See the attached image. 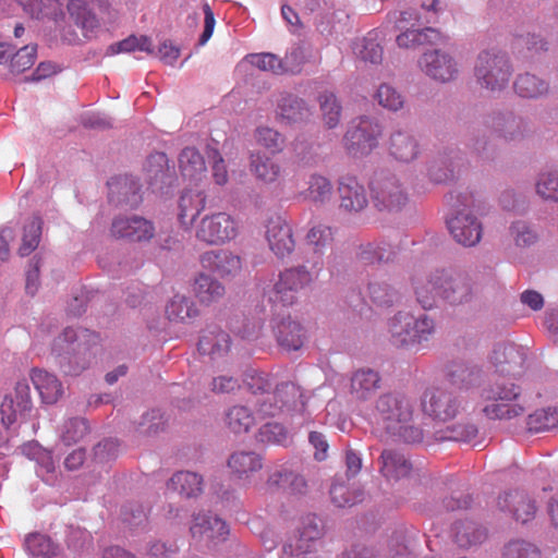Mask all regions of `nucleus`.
<instances>
[{"instance_id":"nucleus-48","label":"nucleus","mask_w":558,"mask_h":558,"mask_svg":"<svg viewBox=\"0 0 558 558\" xmlns=\"http://www.w3.org/2000/svg\"><path fill=\"white\" fill-rule=\"evenodd\" d=\"M322 119L328 129L336 128L341 119V106L332 93L325 92L319 95Z\"/></svg>"},{"instance_id":"nucleus-19","label":"nucleus","mask_w":558,"mask_h":558,"mask_svg":"<svg viewBox=\"0 0 558 558\" xmlns=\"http://www.w3.org/2000/svg\"><path fill=\"white\" fill-rule=\"evenodd\" d=\"M232 340L230 335L217 325H208L198 340V351L213 361L225 357L231 349Z\"/></svg>"},{"instance_id":"nucleus-46","label":"nucleus","mask_w":558,"mask_h":558,"mask_svg":"<svg viewBox=\"0 0 558 558\" xmlns=\"http://www.w3.org/2000/svg\"><path fill=\"white\" fill-rule=\"evenodd\" d=\"M526 425L530 432H548L558 426V408L547 407L536 410L526 418Z\"/></svg>"},{"instance_id":"nucleus-17","label":"nucleus","mask_w":558,"mask_h":558,"mask_svg":"<svg viewBox=\"0 0 558 558\" xmlns=\"http://www.w3.org/2000/svg\"><path fill=\"white\" fill-rule=\"evenodd\" d=\"M302 397L300 387L293 383H282L278 385L275 391H270L259 402L258 414L263 417L277 415L284 407L296 405Z\"/></svg>"},{"instance_id":"nucleus-34","label":"nucleus","mask_w":558,"mask_h":558,"mask_svg":"<svg viewBox=\"0 0 558 558\" xmlns=\"http://www.w3.org/2000/svg\"><path fill=\"white\" fill-rule=\"evenodd\" d=\"M32 381L44 403L53 404L63 393L60 380L46 371L34 369L32 372Z\"/></svg>"},{"instance_id":"nucleus-41","label":"nucleus","mask_w":558,"mask_h":558,"mask_svg":"<svg viewBox=\"0 0 558 558\" xmlns=\"http://www.w3.org/2000/svg\"><path fill=\"white\" fill-rule=\"evenodd\" d=\"M166 315L170 322L189 323L198 316V310L191 299L177 294L167 304Z\"/></svg>"},{"instance_id":"nucleus-7","label":"nucleus","mask_w":558,"mask_h":558,"mask_svg":"<svg viewBox=\"0 0 558 558\" xmlns=\"http://www.w3.org/2000/svg\"><path fill=\"white\" fill-rule=\"evenodd\" d=\"M322 535L323 529L315 515L302 518L295 534L283 545L281 558H304L316 550Z\"/></svg>"},{"instance_id":"nucleus-47","label":"nucleus","mask_w":558,"mask_h":558,"mask_svg":"<svg viewBox=\"0 0 558 558\" xmlns=\"http://www.w3.org/2000/svg\"><path fill=\"white\" fill-rule=\"evenodd\" d=\"M515 93L523 98H537L548 92V84L536 75L525 73L514 82Z\"/></svg>"},{"instance_id":"nucleus-15","label":"nucleus","mask_w":558,"mask_h":558,"mask_svg":"<svg viewBox=\"0 0 558 558\" xmlns=\"http://www.w3.org/2000/svg\"><path fill=\"white\" fill-rule=\"evenodd\" d=\"M447 225L453 239L463 246H474L482 238V223L465 209L458 210Z\"/></svg>"},{"instance_id":"nucleus-51","label":"nucleus","mask_w":558,"mask_h":558,"mask_svg":"<svg viewBox=\"0 0 558 558\" xmlns=\"http://www.w3.org/2000/svg\"><path fill=\"white\" fill-rule=\"evenodd\" d=\"M145 172L150 185L163 182L168 175V158L163 153L151 154L145 163Z\"/></svg>"},{"instance_id":"nucleus-24","label":"nucleus","mask_w":558,"mask_h":558,"mask_svg":"<svg viewBox=\"0 0 558 558\" xmlns=\"http://www.w3.org/2000/svg\"><path fill=\"white\" fill-rule=\"evenodd\" d=\"M378 462L380 474L389 482L408 477L413 469L411 461L397 449L383 450Z\"/></svg>"},{"instance_id":"nucleus-2","label":"nucleus","mask_w":558,"mask_h":558,"mask_svg":"<svg viewBox=\"0 0 558 558\" xmlns=\"http://www.w3.org/2000/svg\"><path fill=\"white\" fill-rule=\"evenodd\" d=\"M521 389L513 383L497 381L483 389L481 397L486 402L482 412L489 420L509 421L523 415L525 408L519 402Z\"/></svg>"},{"instance_id":"nucleus-27","label":"nucleus","mask_w":558,"mask_h":558,"mask_svg":"<svg viewBox=\"0 0 558 558\" xmlns=\"http://www.w3.org/2000/svg\"><path fill=\"white\" fill-rule=\"evenodd\" d=\"M109 199L116 204L137 205L141 185L132 175H119L108 182Z\"/></svg>"},{"instance_id":"nucleus-56","label":"nucleus","mask_w":558,"mask_h":558,"mask_svg":"<svg viewBox=\"0 0 558 558\" xmlns=\"http://www.w3.org/2000/svg\"><path fill=\"white\" fill-rule=\"evenodd\" d=\"M535 189L543 199L558 202V172H542L536 180Z\"/></svg>"},{"instance_id":"nucleus-32","label":"nucleus","mask_w":558,"mask_h":558,"mask_svg":"<svg viewBox=\"0 0 558 558\" xmlns=\"http://www.w3.org/2000/svg\"><path fill=\"white\" fill-rule=\"evenodd\" d=\"M227 464L239 480H248L263 468L262 458L254 451H235L229 457Z\"/></svg>"},{"instance_id":"nucleus-38","label":"nucleus","mask_w":558,"mask_h":558,"mask_svg":"<svg viewBox=\"0 0 558 558\" xmlns=\"http://www.w3.org/2000/svg\"><path fill=\"white\" fill-rule=\"evenodd\" d=\"M250 169L257 180L265 183L275 182L281 173L280 165L262 153L251 154Z\"/></svg>"},{"instance_id":"nucleus-25","label":"nucleus","mask_w":558,"mask_h":558,"mask_svg":"<svg viewBox=\"0 0 558 558\" xmlns=\"http://www.w3.org/2000/svg\"><path fill=\"white\" fill-rule=\"evenodd\" d=\"M380 387L381 377L372 368H360L352 374L350 379V395L359 401L369 400Z\"/></svg>"},{"instance_id":"nucleus-33","label":"nucleus","mask_w":558,"mask_h":558,"mask_svg":"<svg viewBox=\"0 0 558 558\" xmlns=\"http://www.w3.org/2000/svg\"><path fill=\"white\" fill-rule=\"evenodd\" d=\"M366 293L371 302L378 307H390L401 300L400 291L383 278L371 280Z\"/></svg>"},{"instance_id":"nucleus-53","label":"nucleus","mask_w":558,"mask_h":558,"mask_svg":"<svg viewBox=\"0 0 558 558\" xmlns=\"http://www.w3.org/2000/svg\"><path fill=\"white\" fill-rule=\"evenodd\" d=\"M25 546L33 556L49 558L58 553V546L51 538L39 533L29 534L25 539Z\"/></svg>"},{"instance_id":"nucleus-23","label":"nucleus","mask_w":558,"mask_h":558,"mask_svg":"<svg viewBox=\"0 0 558 558\" xmlns=\"http://www.w3.org/2000/svg\"><path fill=\"white\" fill-rule=\"evenodd\" d=\"M485 125L493 134L502 137L506 141H514L521 138L526 129V123L522 118L508 113H494L489 116Z\"/></svg>"},{"instance_id":"nucleus-18","label":"nucleus","mask_w":558,"mask_h":558,"mask_svg":"<svg viewBox=\"0 0 558 558\" xmlns=\"http://www.w3.org/2000/svg\"><path fill=\"white\" fill-rule=\"evenodd\" d=\"M497 506L501 511L511 513L513 519L521 523L534 519L537 510L535 501L522 490H510L499 495Z\"/></svg>"},{"instance_id":"nucleus-59","label":"nucleus","mask_w":558,"mask_h":558,"mask_svg":"<svg viewBox=\"0 0 558 558\" xmlns=\"http://www.w3.org/2000/svg\"><path fill=\"white\" fill-rule=\"evenodd\" d=\"M330 496L337 507H351L362 500L363 492H351L347 485L333 483L330 488Z\"/></svg>"},{"instance_id":"nucleus-43","label":"nucleus","mask_w":558,"mask_h":558,"mask_svg":"<svg viewBox=\"0 0 558 558\" xmlns=\"http://www.w3.org/2000/svg\"><path fill=\"white\" fill-rule=\"evenodd\" d=\"M225 423L234 434H243L256 424V417L248 408L233 405L225 413Z\"/></svg>"},{"instance_id":"nucleus-3","label":"nucleus","mask_w":558,"mask_h":558,"mask_svg":"<svg viewBox=\"0 0 558 558\" xmlns=\"http://www.w3.org/2000/svg\"><path fill=\"white\" fill-rule=\"evenodd\" d=\"M391 340L397 347L418 349L435 332V323L426 314L414 317L410 313L399 312L389 323Z\"/></svg>"},{"instance_id":"nucleus-12","label":"nucleus","mask_w":558,"mask_h":558,"mask_svg":"<svg viewBox=\"0 0 558 558\" xmlns=\"http://www.w3.org/2000/svg\"><path fill=\"white\" fill-rule=\"evenodd\" d=\"M192 538L205 547H214L225 542L229 535L227 523L220 518L209 513L194 515L190 527Z\"/></svg>"},{"instance_id":"nucleus-44","label":"nucleus","mask_w":558,"mask_h":558,"mask_svg":"<svg viewBox=\"0 0 558 558\" xmlns=\"http://www.w3.org/2000/svg\"><path fill=\"white\" fill-rule=\"evenodd\" d=\"M307 185V189L303 192L306 199L315 204H325L330 201L333 186L328 178L313 173L308 178Z\"/></svg>"},{"instance_id":"nucleus-61","label":"nucleus","mask_w":558,"mask_h":558,"mask_svg":"<svg viewBox=\"0 0 558 558\" xmlns=\"http://www.w3.org/2000/svg\"><path fill=\"white\" fill-rule=\"evenodd\" d=\"M256 438L262 444L284 445L288 433L281 424L269 422L259 428Z\"/></svg>"},{"instance_id":"nucleus-30","label":"nucleus","mask_w":558,"mask_h":558,"mask_svg":"<svg viewBox=\"0 0 558 558\" xmlns=\"http://www.w3.org/2000/svg\"><path fill=\"white\" fill-rule=\"evenodd\" d=\"M445 377L452 386L459 389H470L480 384L482 372L476 366L454 361L446 366Z\"/></svg>"},{"instance_id":"nucleus-50","label":"nucleus","mask_w":558,"mask_h":558,"mask_svg":"<svg viewBox=\"0 0 558 558\" xmlns=\"http://www.w3.org/2000/svg\"><path fill=\"white\" fill-rule=\"evenodd\" d=\"M456 542L461 547H470L482 543L486 532L473 522L459 523L454 526Z\"/></svg>"},{"instance_id":"nucleus-37","label":"nucleus","mask_w":558,"mask_h":558,"mask_svg":"<svg viewBox=\"0 0 558 558\" xmlns=\"http://www.w3.org/2000/svg\"><path fill=\"white\" fill-rule=\"evenodd\" d=\"M179 167L184 178L201 180L206 172V165L201 153L194 147H185L179 157Z\"/></svg>"},{"instance_id":"nucleus-14","label":"nucleus","mask_w":558,"mask_h":558,"mask_svg":"<svg viewBox=\"0 0 558 558\" xmlns=\"http://www.w3.org/2000/svg\"><path fill=\"white\" fill-rule=\"evenodd\" d=\"M337 191L339 207L345 213L357 214L368 206L366 189L355 175H341L338 180Z\"/></svg>"},{"instance_id":"nucleus-64","label":"nucleus","mask_w":558,"mask_h":558,"mask_svg":"<svg viewBox=\"0 0 558 558\" xmlns=\"http://www.w3.org/2000/svg\"><path fill=\"white\" fill-rule=\"evenodd\" d=\"M250 60L253 65L262 71L271 72L274 74H282L286 72L281 59L274 53L264 52L251 54Z\"/></svg>"},{"instance_id":"nucleus-6","label":"nucleus","mask_w":558,"mask_h":558,"mask_svg":"<svg viewBox=\"0 0 558 558\" xmlns=\"http://www.w3.org/2000/svg\"><path fill=\"white\" fill-rule=\"evenodd\" d=\"M374 207L383 213H398L408 203V193L400 180L390 173H379L371 182Z\"/></svg>"},{"instance_id":"nucleus-29","label":"nucleus","mask_w":558,"mask_h":558,"mask_svg":"<svg viewBox=\"0 0 558 558\" xmlns=\"http://www.w3.org/2000/svg\"><path fill=\"white\" fill-rule=\"evenodd\" d=\"M275 336L278 344L287 351L300 350L306 340V331L303 326L290 317L283 318L277 324Z\"/></svg>"},{"instance_id":"nucleus-13","label":"nucleus","mask_w":558,"mask_h":558,"mask_svg":"<svg viewBox=\"0 0 558 558\" xmlns=\"http://www.w3.org/2000/svg\"><path fill=\"white\" fill-rule=\"evenodd\" d=\"M265 239L270 251L278 258L290 256L295 248L292 227L281 216H274L267 220L265 226Z\"/></svg>"},{"instance_id":"nucleus-8","label":"nucleus","mask_w":558,"mask_h":558,"mask_svg":"<svg viewBox=\"0 0 558 558\" xmlns=\"http://www.w3.org/2000/svg\"><path fill=\"white\" fill-rule=\"evenodd\" d=\"M238 221L227 213L206 215L198 223L195 236L208 245H222L236 238Z\"/></svg>"},{"instance_id":"nucleus-11","label":"nucleus","mask_w":558,"mask_h":558,"mask_svg":"<svg viewBox=\"0 0 558 558\" xmlns=\"http://www.w3.org/2000/svg\"><path fill=\"white\" fill-rule=\"evenodd\" d=\"M156 233L153 221L138 215H120L112 219L110 234L130 242H148Z\"/></svg>"},{"instance_id":"nucleus-31","label":"nucleus","mask_w":558,"mask_h":558,"mask_svg":"<svg viewBox=\"0 0 558 558\" xmlns=\"http://www.w3.org/2000/svg\"><path fill=\"white\" fill-rule=\"evenodd\" d=\"M206 195L203 191L185 190L179 201V220L185 228H190L196 217L204 210Z\"/></svg>"},{"instance_id":"nucleus-21","label":"nucleus","mask_w":558,"mask_h":558,"mask_svg":"<svg viewBox=\"0 0 558 558\" xmlns=\"http://www.w3.org/2000/svg\"><path fill=\"white\" fill-rule=\"evenodd\" d=\"M201 265L220 277H234L241 271L240 256L228 250L208 251L201 255Z\"/></svg>"},{"instance_id":"nucleus-16","label":"nucleus","mask_w":558,"mask_h":558,"mask_svg":"<svg viewBox=\"0 0 558 558\" xmlns=\"http://www.w3.org/2000/svg\"><path fill=\"white\" fill-rule=\"evenodd\" d=\"M418 64L427 76L442 83L454 80L459 72L457 61L440 50L425 52Z\"/></svg>"},{"instance_id":"nucleus-22","label":"nucleus","mask_w":558,"mask_h":558,"mask_svg":"<svg viewBox=\"0 0 558 558\" xmlns=\"http://www.w3.org/2000/svg\"><path fill=\"white\" fill-rule=\"evenodd\" d=\"M412 284L417 303L424 308H433L439 299H442V284L439 279V270L428 276L416 274L412 278Z\"/></svg>"},{"instance_id":"nucleus-9","label":"nucleus","mask_w":558,"mask_h":558,"mask_svg":"<svg viewBox=\"0 0 558 558\" xmlns=\"http://www.w3.org/2000/svg\"><path fill=\"white\" fill-rule=\"evenodd\" d=\"M313 281L312 274L304 267L298 266L283 270L275 283L269 300L283 306L292 305L298 300L301 290Z\"/></svg>"},{"instance_id":"nucleus-36","label":"nucleus","mask_w":558,"mask_h":558,"mask_svg":"<svg viewBox=\"0 0 558 558\" xmlns=\"http://www.w3.org/2000/svg\"><path fill=\"white\" fill-rule=\"evenodd\" d=\"M277 117L287 123L305 121L310 117V109L304 100L292 96H282L277 106Z\"/></svg>"},{"instance_id":"nucleus-62","label":"nucleus","mask_w":558,"mask_h":558,"mask_svg":"<svg viewBox=\"0 0 558 558\" xmlns=\"http://www.w3.org/2000/svg\"><path fill=\"white\" fill-rule=\"evenodd\" d=\"M36 46L26 45L16 51L10 60L12 73L20 74L33 66L36 60Z\"/></svg>"},{"instance_id":"nucleus-4","label":"nucleus","mask_w":558,"mask_h":558,"mask_svg":"<svg viewBox=\"0 0 558 558\" xmlns=\"http://www.w3.org/2000/svg\"><path fill=\"white\" fill-rule=\"evenodd\" d=\"M474 76L482 88L499 92L508 86L512 76V66L505 53L484 50L476 58Z\"/></svg>"},{"instance_id":"nucleus-45","label":"nucleus","mask_w":558,"mask_h":558,"mask_svg":"<svg viewBox=\"0 0 558 558\" xmlns=\"http://www.w3.org/2000/svg\"><path fill=\"white\" fill-rule=\"evenodd\" d=\"M268 484L271 486L288 487L292 494L298 495H303L307 492L305 477L286 468L274 472L268 478Z\"/></svg>"},{"instance_id":"nucleus-35","label":"nucleus","mask_w":558,"mask_h":558,"mask_svg":"<svg viewBox=\"0 0 558 558\" xmlns=\"http://www.w3.org/2000/svg\"><path fill=\"white\" fill-rule=\"evenodd\" d=\"M167 487L182 497L195 498L203 492V477L194 472L180 471L171 476Z\"/></svg>"},{"instance_id":"nucleus-52","label":"nucleus","mask_w":558,"mask_h":558,"mask_svg":"<svg viewBox=\"0 0 558 558\" xmlns=\"http://www.w3.org/2000/svg\"><path fill=\"white\" fill-rule=\"evenodd\" d=\"M136 50L153 53L151 40L147 36L137 37L131 35L119 43L110 45L106 53L108 56H114L121 52H133Z\"/></svg>"},{"instance_id":"nucleus-57","label":"nucleus","mask_w":558,"mask_h":558,"mask_svg":"<svg viewBox=\"0 0 558 558\" xmlns=\"http://www.w3.org/2000/svg\"><path fill=\"white\" fill-rule=\"evenodd\" d=\"M502 558H542V553L536 545L523 539H515L505 546Z\"/></svg>"},{"instance_id":"nucleus-49","label":"nucleus","mask_w":558,"mask_h":558,"mask_svg":"<svg viewBox=\"0 0 558 558\" xmlns=\"http://www.w3.org/2000/svg\"><path fill=\"white\" fill-rule=\"evenodd\" d=\"M92 336L93 335L89 333L87 330H84L81 332V335H78L75 329L65 328L62 335H60L54 340L53 350L58 352V354H61V352H64L66 354H70L71 352L82 353L86 349L85 345H83L81 342H78L75 345V341H77L81 338H89Z\"/></svg>"},{"instance_id":"nucleus-54","label":"nucleus","mask_w":558,"mask_h":558,"mask_svg":"<svg viewBox=\"0 0 558 558\" xmlns=\"http://www.w3.org/2000/svg\"><path fill=\"white\" fill-rule=\"evenodd\" d=\"M255 138L258 145L263 146L271 154H278L283 150L286 138L275 129L260 126L255 132Z\"/></svg>"},{"instance_id":"nucleus-42","label":"nucleus","mask_w":558,"mask_h":558,"mask_svg":"<svg viewBox=\"0 0 558 558\" xmlns=\"http://www.w3.org/2000/svg\"><path fill=\"white\" fill-rule=\"evenodd\" d=\"M194 292L202 303L210 304L225 295V287L217 279L201 274L195 279Z\"/></svg>"},{"instance_id":"nucleus-63","label":"nucleus","mask_w":558,"mask_h":558,"mask_svg":"<svg viewBox=\"0 0 558 558\" xmlns=\"http://www.w3.org/2000/svg\"><path fill=\"white\" fill-rule=\"evenodd\" d=\"M378 104L391 111H397L403 107V97L392 86L381 84L375 95Z\"/></svg>"},{"instance_id":"nucleus-28","label":"nucleus","mask_w":558,"mask_h":558,"mask_svg":"<svg viewBox=\"0 0 558 558\" xmlns=\"http://www.w3.org/2000/svg\"><path fill=\"white\" fill-rule=\"evenodd\" d=\"M439 279L442 284V300L451 304H459L470 298L472 288L466 276L439 270Z\"/></svg>"},{"instance_id":"nucleus-1","label":"nucleus","mask_w":558,"mask_h":558,"mask_svg":"<svg viewBox=\"0 0 558 558\" xmlns=\"http://www.w3.org/2000/svg\"><path fill=\"white\" fill-rule=\"evenodd\" d=\"M371 421L380 436L408 444L421 442L424 438L422 427L415 422L412 400L399 392L381 395L375 402Z\"/></svg>"},{"instance_id":"nucleus-39","label":"nucleus","mask_w":558,"mask_h":558,"mask_svg":"<svg viewBox=\"0 0 558 558\" xmlns=\"http://www.w3.org/2000/svg\"><path fill=\"white\" fill-rule=\"evenodd\" d=\"M442 40L441 33L433 27L425 28H408L405 32L397 36L399 47L410 48L418 45L438 44Z\"/></svg>"},{"instance_id":"nucleus-60","label":"nucleus","mask_w":558,"mask_h":558,"mask_svg":"<svg viewBox=\"0 0 558 558\" xmlns=\"http://www.w3.org/2000/svg\"><path fill=\"white\" fill-rule=\"evenodd\" d=\"M87 430L88 426L84 418H70L63 424L61 439L65 445L70 446L83 439Z\"/></svg>"},{"instance_id":"nucleus-58","label":"nucleus","mask_w":558,"mask_h":558,"mask_svg":"<svg viewBox=\"0 0 558 558\" xmlns=\"http://www.w3.org/2000/svg\"><path fill=\"white\" fill-rule=\"evenodd\" d=\"M477 436V427L473 424H457L447 427L437 435L438 440L469 442Z\"/></svg>"},{"instance_id":"nucleus-20","label":"nucleus","mask_w":558,"mask_h":558,"mask_svg":"<svg viewBox=\"0 0 558 558\" xmlns=\"http://www.w3.org/2000/svg\"><path fill=\"white\" fill-rule=\"evenodd\" d=\"M496 372L505 376H518L524 369V355L514 344H497L489 357Z\"/></svg>"},{"instance_id":"nucleus-55","label":"nucleus","mask_w":558,"mask_h":558,"mask_svg":"<svg viewBox=\"0 0 558 558\" xmlns=\"http://www.w3.org/2000/svg\"><path fill=\"white\" fill-rule=\"evenodd\" d=\"M41 234V219L39 217H34L28 225L24 228V234L22 239V244L19 248V254L24 257L28 256L32 252H34L38 244Z\"/></svg>"},{"instance_id":"nucleus-10","label":"nucleus","mask_w":558,"mask_h":558,"mask_svg":"<svg viewBox=\"0 0 558 558\" xmlns=\"http://www.w3.org/2000/svg\"><path fill=\"white\" fill-rule=\"evenodd\" d=\"M461 401L452 392L441 388L427 389L422 398V411L435 421L453 420L461 412Z\"/></svg>"},{"instance_id":"nucleus-26","label":"nucleus","mask_w":558,"mask_h":558,"mask_svg":"<svg viewBox=\"0 0 558 558\" xmlns=\"http://www.w3.org/2000/svg\"><path fill=\"white\" fill-rule=\"evenodd\" d=\"M389 154L398 161H413L421 153L417 138L409 131H396L391 133L388 143Z\"/></svg>"},{"instance_id":"nucleus-5","label":"nucleus","mask_w":558,"mask_h":558,"mask_svg":"<svg viewBox=\"0 0 558 558\" xmlns=\"http://www.w3.org/2000/svg\"><path fill=\"white\" fill-rule=\"evenodd\" d=\"M383 128L378 121L369 117H359L351 121L343 136V146L353 157L371 154L378 146Z\"/></svg>"},{"instance_id":"nucleus-40","label":"nucleus","mask_w":558,"mask_h":558,"mask_svg":"<svg viewBox=\"0 0 558 558\" xmlns=\"http://www.w3.org/2000/svg\"><path fill=\"white\" fill-rule=\"evenodd\" d=\"M66 8L71 19L85 33L99 27V20L86 0H70Z\"/></svg>"}]
</instances>
